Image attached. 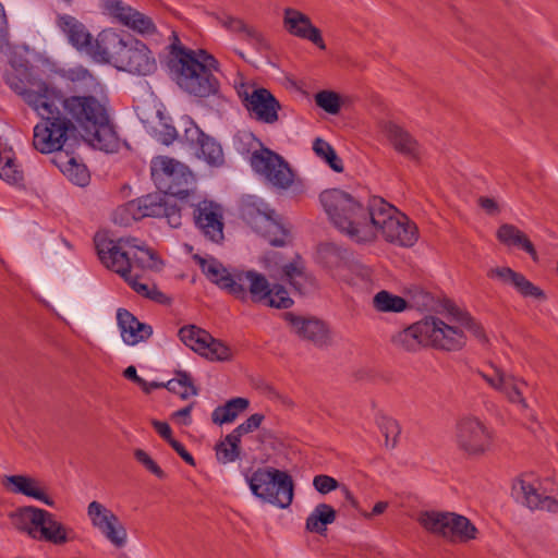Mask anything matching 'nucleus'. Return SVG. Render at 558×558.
Segmentation results:
<instances>
[{"label": "nucleus", "instance_id": "b1692460", "mask_svg": "<svg viewBox=\"0 0 558 558\" xmlns=\"http://www.w3.org/2000/svg\"><path fill=\"white\" fill-rule=\"evenodd\" d=\"M381 130L397 153L411 160L421 158V145L405 129L389 121Z\"/></svg>", "mask_w": 558, "mask_h": 558}, {"label": "nucleus", "instance_id": "052dcab7", "mask_svg": "<svg viewBox=\"0 0 558 558\" xmlns=\"http://www.w3.org/2000/svg\"><path fill=\"white\" fill-rule=\"evenodd\" d=\"M264 418H265L264 414L254 413L250 417H247L243 423H241L238 427H235L232 430V433L241 438L243 435L252 433L255 429L259 428Z\"/></svg>", "mask_w": 558, "mask_h": 558}, {"label": "nucleus", "instance_id": "338daca9", "mask_svg": "<svg viewBox=\"0 0 558 558\" xmlns=\"http://www.w3.org/2000/svg\"><path fill=\"white\" fill-rule=\"evenodd\" d=\"M168 444L182 458V460L184 462H186L187 464H190L192 466L195 465V460H194L193 456L185 449V447L180 441L172 438Z\"/></svg>", "mask_w": 558, "mask_h": 558}, {"label": "nucleus", "instance_id": "0eeeda50", "mask_svg": "<svg viewBox=\"0 0 558 558\" xmlns=\"http://www.w3.org/2000/svg\"><path fill=\"white\" fill-rule=\"evenodd\" d=\"M252 494L278 508L290 507L294 497L292 476L272 466L258 468L246 477Z\"/></svg>", "mask_w": 558, "mask_h": 558}, {"label": "nucleus", "instance_id": "ddd939ff", "mask_svg": "<svg viewBox=\"0 0 558 558\" xmlns=\"http://www.w3.org/2000/svg\"><path fill=\"white\" fill-rule=\"evenodd\" d=\"M96 250L101 263L110 270L119 274L138 294L148 299L151 287L138 281L140 274L134 272L125 251L112 240H96Z\"/></svg>", "mask_w": 558, "mask_h": 558}, {"label": "nucleus", "instance_id": "680f3d73", "mask_svg": "<svg viewBox=\"0 0 558 558\" xmlns=\"http://www.w3.org/2000/svg\"><path fill=\"white\" fill-rule=\"evenodd\" d=\"M2 485L13 494H22L25 489L26 475H4Z\"/></svg>", "mask_w": 558, "mask_h": 558}, {"label": "nucleus", "instance_id": "20e7f679", "mask_svg": "<svg viewBox=\"0 0 558 558\" xmlns=\"http://www.w3.org/2000/svg\"><path fill=\"white\" fill-rule=\"evenodd\" d=\"M375 197L363 205L356 197L340 189L320 193L319 199L332 225L357 243L375 241L372 231L375 217Z\"/></svg>", "mask_w": 558, "mask_h": 558}, {"label": "nucleus", "instance_id": "a18cd8bd", "mask_svg": "<svg viewBox=\"0 0 558 558\" xmlns=\"http://www.w3.org/2000/svg\"><path fill=\"white\" fill-rule=\"evenodd\" d=\"M0 178L11 183L23 181V171L17 168L12 150L0 148Z\"/></svg>", "mask_w": 558, "mask_h": 558}, {"label": "nucleus", "instance_id": "5701e85b", "mask_svg": "<svg viewBox=\"0 0 558 558\" xmlns=\"http://www.w3.org/2000/svg\"><path fill=\"white\" fill-rule=\"evenodd\" d=\"M283 23L286 29L291 35L302 39H307L322 50L326 49L320 31L312 24L306 14L295 9L287 8L284 10Z\"/></svg>", "mask_w": 558, "mask_h": 558}, {"label": "nucleus", "instance_id": "4c0bfd02", "mask_svg": "<svg viewBox=\"0 0 558 558\" xmlns=\"http://www.w3.org/2000/svg\"><path fill=\"white\" fill-rule=\"evenodd\" d=\"M529 388L527 384L520 378L506 374L500 392L512 403H518L521 409H529V404L524 398L525 390Z\"/></svg>", "mask_w": 558, "mask_h": 558}, {"label": "nucleus", "instance_id": "8fccbe9b", "mask_svg": "<svg viewBox=\"0 0 558 558\" xmlns=\"http://www.w3.org/2000/svg\"><path fill=\"white\" fill-rule=\"evenodd\" d=\"M345 253L333 244H326L319 248L318 256L326 267L332 269L341 266Z\"/></svg>", "mask_w": 558, "mask_h": 558}, {"label": "nucleus", "instance_id": "e2e57ef3", "mask_svg": "<svg viewBox=\"0 0 558 558\" xmlns=\"http://www.w3.org/2000/svg\"><path fill=\"white\" fill-rule=\"evenodd\" d=\"M216 19L222 27L236 35H240V33L246 25V23L242 19L231 15H216Z\"/></svg>", "mask_w": 558, "mask_h": 558}, {"label": "nucleus", "instance_id": "49530a36", "mask_svg": "<svg viewBox=\"0 0 558 558\" xmlns=\"http://www.w3.org/2000/svg\"><path fill=\"white\" fill-rule=\"evenodd\" d=\"M313 150L315 154L324 159L328 166L336 172L341 173L343 171L342 160L337 156L332 146L323 138H316L313 144Z\"/></svg>", "mask_w": 558, "mask_h": 558}, {"label": "nucleus", "instance_id": "7c9ffc66", "mask_svg": "<svg viewBox=\"0 0 558 558\" xmlns=\"http://www.w3.org/2000/svg\"><path fill=\"white\" fill-rule=\"evenodd\" d=\"M496 235L500 243L510 247L523 250L534 262L538 259V255L533 243L518 227L510 223H504L498 228Z\"/></svg>", "mask_w": 558, "mask_h": 558}, {"label": "nucleus", "instance_id": "393cba45", "mask_svg": "<svg viewBox=\"0 0 558 558\" xmlns=\"http://www.w3.org/2000/svg\"><path fill=\"white\" fill-rule=\"evenodd\" d=\"M117 320L122 340L129 345L146 341L153 335L151 326L141 323L125 308L118 310Z\"/></svg>", "mask_w": 558, "mask_h": 558}, {"label": "nucleus", "instance_id": "a19ab883", "mask_svg": "<svg viewBox=\"0 0 558 558\" xmlns=\"http://www.w3.org/2000/svg\"><path fill=\"white\" fill-rule=\"evenodd\" d=\"M134 250L135 251L132 253V256L129 252H125L131 260L133 274L138 272V270L158 268L160 260L157 258L156 253L153 250L143 245H134Z\"/></svg>", "mask_w": 558, "mask_h": 558}, {"label": "nucleus", "instance_id": "a878e982", "mask_svg": "<svg viewBox=\"0 0 558 558\" xmlns=\"http://www.w3.org/2000/svg\"><path fill=\"white\" fill-rule=\"evenodd\" d=\"M489 278H497L505 284L512 286L520 294L527 298L544 299V292L527 280L522 274L509 267H496L488 270Z\"/></svg>", "mask_w": 558, "mask_h": 558}, {"label": "nucleus", "instance_id": "412c9836", "mask_svg": "<svg viewBox=\"0 0 558 558\" xmlns=\"http://www.w3.org/2000/svg\"><path fill=\"white\" fill-rule=\"evenodd\" d=\"M195 226L202 234L214 243L223 240V217L220 205L213 201H202L193 208Z\"/></svg>", "mask_w": 558, "mask_h": 558}, {"label": "nucleus", "instance_id": "09e8293b", "mask_svg": "<svg viewBox=\"0 0 558 558\" xmlns=\"http://www.w3.org/2000/svg\"><path fill=\"white\" fill-rule=\"evenodd\" d=\"M170 40L171 43L169 45V63L171 69H173L178 64H181L182 61H185L189 58L197 56V51L186 48L181 44V40L177 32L172 31Z\"/></svg>", "mask_w": 558, "mask_h": 558}, {"label": "nucleus", "instance_id": "4d7b16f0", "mask_svg": "<svg viewBox=\"0 0 558 558\" xmlns=\"http://www.w3.org/2000/svg\"><path fill=\"white\" fill-rule=\"evenodd\" d=\"M135 460L141 463L148 472L158 478H165L166 474L162 469L150 458V456L143 449L134 450Z\"/></svg>", "mask_w": 558, "mask_h": 558}, {"label": "nucleus", "instance_id": "2f4dec72", "mask_svg": "<svg viewBox=\"0 0 558 558\" xmlns=\"http://www.w3.org/2000/svg\"><path fill=\"white\" fill-rule=\"evenodd\" d=\"M477 536L476 526L464 515L451 512L447 539L450 542L466 543Z\"/></svg>", "mask_w": 558, "mask_h": 558}, {"label": "nucleus", "instance_id": "f704fd0d", "mask_svg": "<svg viewBox=\"0 0 558 558\" xmlns=\"http://www.w3.org/2000/svg\"><path fill=\"white\" fill-rule=\"evenodd\" d=\"M450 514L451 512L435 510L423 511L418 514L417 522L427 532L446 538Z\"/></svg>", "mask_w": 558, "mask_h": 558}, {"label": "nucleus", "instance_id": "aec40b11", "mask_svg": "<svg viewBox=\"0 0 558 558\" xmlns=\"http://www.w3.org/2000/svg\"><path fill=\"white\" fill-rule=\"evenodd\" d=\"M118 70L136 75H150L157 70L156 59L148 46L140 39L132 38L123 50Z\"/></svg>", "mask_w": 558, "mask_h": 558}, {"label": "nucleus", "instance_id": "6e6d98bb", "mask_svg": "<svg viewBox=\"0 0 558 558\" xmlns=\"http://www.w3.org/2000/svg\"><path fill=\"white\" fill-rule=\"evenodd\" d=\"M24 485L25 489L23 495L40 500L50 507L54 505V501L45 493L37 480L26 476V483Z\"/></svg>", "mask_w": 558, "mask_h": 558}, {"label": "nucleus", "instance_id": "e433bc0d", "mask_svg": "<svg viewBox=\"0 0 558 558\" xmlns=\"http://www.w3.org/2000/svg\"><path fill=\"white\" fill-rule=\"evenodd\" d=\"M178 336L185 345L199 354L206 351L208 347L207 341L211 340L209 332L194 325L180 328Z\"/></svg>", "mask_w": 558, "mask_h": 558}, {"label": "nucleus", "instance_id": "5fc2aeb1", "mask_svg": "<svg viewBox=\"0 0 558 558\" xmlns=\"http://www.w3.org/2000/svg\"><path fill=\"white\" fill-rule=\"evenodd\" d=\"M206 134L192 121H184V132L181 141L189 145L191 149H195Z\"/></svg>", "mask_w": 558, "mask_h": 558}, {"label": "nucleus", "instance_id": "39448f33", "mask_svg": "<svg viewBox=\"0 0 558 558\" xmlns=\"http://www.w3.org/2000/svg\"><path fill=\"white\" fill-rule=\"evenodd\" d=\"M171 70L175 73L177 84L194 97L207 98L219 92V81L213 74L219 71V62L206 50H197V56L182 61Z\"/></svg>", "mask_w": 558, "mask_h": 558}, {"label": "nucleus", "instance_id": "9d476101", "mask_svg": "<svg viewBox=\"0 0 558 558\" xmlns=\"http://www.w3.org/2000/svg\"><path fill=\"white\" fill-rule=\"evenodd\" d=\"M165 192L149 193L128 202L117 211L121 221L128 222L129 217L141 220L146 217H163L172 228L181 226V209L170 202Z\"/></svg>", "mask_w": 558, "mask_h": 558}, {"label": "nucleus", "instance_id": "72a5a7b5", "mask_svg": "<svg viewBox=\"0 0 558 558\" xmlns=\"http://www.w3.org/2000/svg\"><path fill=\"white\" fill-rule=\"evenodd\" d=\"M248 405L250 401L246 398L236 397L230 399L223 405H219L213 411L211 421L217 425L232 423Z\"/></svg>", "mask_w": 558, "mask_h": 558}, {"label": "nucleus", "instance_id": "f257e3e1", "mask_svg": "<svg viewBox=\"0 0 558 558\" xmlns=\"http://www.w3.org/2000/svg\"><path fill=\"white\" fill-rule=\"evenodd\" d=\"M23 100L41 118L34 126L33 147L41 154L68 151L64 147L76 138L77 126L59 108L60 92L44 81L17 89Z\"/></svg>", "mask_w": 558, "mask_h": 558}, {"label": "nucleus", "instance_id": "f03ea898", "mask_svg": "<svg viewBox=\"0 0 558 558\" xmlns=\"http://www.w3.org/2000/svg\"><path fill=\"white\" fill-rule=\"evenodd\" d=\"M85 76H88L93 83L90 92L66 97L60 94L58 106H61L62 112L83 130L85 140L93 147L112 153L119 144L117 133L110 122L108 97L100 83L87 70L83 71V77Z\"/></svg>", "mask_w": 558, "mask_h": 558}, {"label": "nucleus", "instance_id": "7ed1b4c3", "mask_svg": "<svg viewBox=\"0 0 558 558\" xmlns=\"http://www.w3.org/2000/svg\"><path fill=\"white\" fill-rule=\"evenodd\" d=\"M194 258L208 280L242 302L251 299L254 303L276 308H289L293 304L286 288L281 284L271 287L263 274L248 270L232 275L215 258L208 260L198 255Z\"/></svg>", "mask_w": 558, "mask_h": 558}, {"label": "nucleus", "instance_id": "c03bdc74", "mask_svg": "<svg viewBox=\"0 0 558 558\" xmlns=\"http://www.w3.org/2000/svg\"><path fill=\"white\" fill-rule=\"evenodd\" d=\"M169 391L178 393L182 399H187L190 396H196L198 389L193 383L191 375L185 371L175 372V378L170 379L166 385Z\"/></svg>", "mask_w": 558, "mask_h": 558}, {"label": "nucleus", "instance_id": "c85d7f7f", "mask_svg": "<svg viewBox=\"0 0 558 558\" xmlns=\"http://www.w3.org/2000/svg\"><path fill=\"white\" fill-rule=\"evenodd\" d=\"M427 333L428 329L425 318L397 332L392 337V343L404 351H417L421 347L428 345Z\"/></svg>", "mask_w": 558, "mask_h": 558}, {"label": "nucleus", "instance_id": "f8f14e48", "mask_svg": "<svg viewBox=\"0 0 558 558\" xmlns=\"http://www.w3.org/2000/svg\"><path fill=\"white\" fill-rule=\"evenodd\" d=\"M456 444L469 457H482L494 446V433L475 416H464L456 425Z\"/></svg>", "mask_w": 558, "mask_h": 558}, {"label": "nucleus", "instance_id": "58836bf2", "mask_svg": "<svg viewBox=\"0 0 558 558\" xmlns=\"http://www.w3.org/2000/svg\"><path fill=\"white\" fill-rule=\"evenodd\" d=\"M194 151L198 158L205 160L209 166L219 167L223 163V151L220 144L207 134Z\"/></svg>", "mask_w": 558, "mask_h": 558}, {"label": "nucleus", "instance_id": "864d4df0", "mask_svg": "<svg viewBox=\"0 0 558 558\" xmlns=\"http://www.w3.org/2000/svg\"><path fill=\"white\" fill-rule=\"evenodd\" d=\"M380 430L385 436V445L389 448H395L397 439L400 435V427L396 420L390 417H383L379 423Z\"/></svg>", "mask_w": 558, "mask_h": 558}, {"label": "nucleus", "instance_id": "4468645a", "mask_svg": "<svg viewBox=\"0 0 558 558\" xmlns=\"http://www.w3.org/2000/svg\"><path fill=\"white\" fill-rule=\"evenodd\" d=\"M150 174L159 191L184 198L189 194V174L179 161L158 156L151 160Z\"/></svg>", "mask_w": 558, "mask_h": 558}, {"label": "nucleus", "instance_id": "c9c22d12", "mask_svg": "<svg viewBox=\"0 0 558 558\" xmlns=\"http://www.w3.org/2000/svg\"><path fill=\"white\" fill-rule=\"evenodd\" d=\"M447 311L448 315L452 317L450 322L456 320L461 329H466L480 343L488 342L484 328L469 313L460 310L454 304H449Z\"/></svg>", "mask_w": 558, "mask_h": 558}, {"label": "nucleus", "instance_id": "f3484780", "mask_svg": "<svg viewBox=\"0 0 558 558\" xmlns=\"http://www.w3.org/2000/svg\"><path fill=\"white\" fill-rule=\"evenodd\" d=\"M451 318L449 315L448 320ZM453 323L457 322L446 323L435 316L426 317L428 345L445 351L461 350L466 344V336L460 325Z\"/></svg>", "mask_w": 558, "mask_h": 558}, {"label": "nucleus", "instance_id": "bb28decb", "mask_svg": "<svg viewBox=\"0 0 558 558\" xmlns=\"http://www.w3.org/2000/svg\"><path fill=\"white\" fill-rule=\"evenodd\" d=\"M51 161L74 184L85 186L89 183L88 169L84 163L77 161L72 151H60L52 157Z\"/></svg>", "mask_w": 558, "mask_h": 558}, {"label": "nucleus", "instance_id": "6e6552de", "mask_svg": "<svg viewBox=\"0 0 558 558\" xmlns=\"http://www.w3.org/2000/svg\"><path fill=\"white\" fill-rule=\"evenodd\" d=\"M15 526L27 533L32 538L45 541L54 545H63L71 539L68 529L56 515L47 510L26 506L13 514Z\"/></svg>", "mask_w": 558, "mask_h": 558}, {"label": "nucleus", "instance_id": "2eb2a0df", "mask_svg": "<svg viewBox=\"0 0 558 558\" xmlns=\"http://www.w3.org/2000/svg\"><path fill=\"white\" fill-rule=\"evenodd\" d=\"M236 90L251 118L266 124H274L278 121V111L281 109V105L267 88L242 83Z\"/></svg>", "mask_w": 558, "mask_h": 558}, {"label": "nucleus", "instance_id": "bf43d9fd", "mask_svg": "<svg viewBox=\"0 0 558 558\" xmlns=\"http://www.w3.org/2000/svg\"><path fill=\"white\" fill-rule=\"evenodd\" d=\"M313 486L322 495L329 494L330 492L341 487L340 483L335 477L326 474L314 476Z\"/></svg>", "mask_w": 558, "mask_h": 558}, {"label": "nucleus", "instance_id": "37998d69", "mask_svg": "<svg viewBox=\"0 0 558 558\" xmlns=\"http://www.w3.org/2000/svg\"><path fill=\"white\" fill-rule=\"evenodd\" d=\"M100 8L105 15L122 26L129 23V19L135 10L122 0H100Z\"/></svg>", "mask_w": 558, "mask_h": 558}, {"label": "nucleus", "instance_id": "cd10ccee", "mask_svg": "<svg viewBox=\"0 0 558 558\" xmlns=\"http://www.w3.org/2000/svg\"><path fill=\"white\" fill-rule=\"evenodd\" d=\"M57 26L66 36L69 43L77 50L88 51L92 44V35L85 25L74 16L59 14L57 16Z\"/></svg>", "mask_w": 558, "mask_h": 558}, {"label": "nucleus", "instance_id": "603ef678", "mask_svg": "<svg viewBox=\"0 0 558 558\" xmlns=\"http://www.w3.org/2000/svg\"><path fill=\"white\" fill-rule=\"evenodd\" d=\"M208 347L205 352H201L202 355L206 356L211 361H228L231 357V350L220 340L211 337L210 341H207Z\"/></svg>", "mask_w": 558, "mask_h": 558}, {"label": "nucleus", "instance_id": "4be33fe9", "mask_svg": "<svg viewBox=\"0 0 558 558\" xmlns=\"http://www.w3.org/2000/svg\"><path fill=\"white\" fill-rule=\"evenodd\" d=\"M125 41L117 32L105 29L100 32L92 41L88 53L99 62H107L118 68L123 50L126 46Z\"/></svg>", "mask_w": 558, "mask_h": 558}, {"label": "nucleus", "instance_id": "3c124183", "mask_svg": "<svg viewBox=\"0 0 558 558\" xmlns=\"http://www.w3.org/2000/svg\"><path fill=\"white\" fill-rule=\"evenodd\" d=\"M315 101L318 107L330 114H337L341 108L340 97L335 92L322 90L315 95Z\"/></svg>", "mask_w": 558, "mask_h": 558}, {"label": "nucleus", "instance_id": "69168bd1", "mask_svg": "<svg viewBox=\"0 0 558 558\" xmlns=\"http://www.w3.org/2000/svg\"><path fill=\"white\" fill-rule=\"evenodd\" d=\"M179 137L174 126L163 124L162 130L158 132V140L165 144L170 145Z\"/></svg>", "mask_w": 558, "mask_h": 558}, {"label": "nucleus", "instance_id": "c756f323", "mask_svg": "<svg viewBox=\"0 0 558 558\" xmlns=\"http://www.w3.org/2000/svg\"><path fill=\"white\" fill-rule=\"evenodd\" d=\"M281 278L300 294H305L315 287L314 277L305 271L304 263L300 257L283 265Z\"/></svg>", "mask_w": 558, "mask_h": 558}, {"label": "nucleus", "instance_id": "ea45409f", "mask_svg": "<svg viewBox=\"0 0 558 558\" xmlns=\"http://www.w3.org/2000/svg\"><path fill=\"white\" fill-rule=\"evenodd\" d=\"M373 306L377 312L400 313L408 308V302L402 296L381 290L374 295Z\"/></svg>", "mask_w": 558, "mask_h": 558}, {"label": "nucleus", "instance_id": "de8ad7c7", "mask_svg": "<svg viewBox=\"0 0 558 558\" xmlns=\"http://www.w3.org/2000/svg\"><path fill=\"white\" fill-rule=\"evenodd\" d=\"M124 27H128L129 29L142 36H153L157 33V26L153 19L136 9L130 16L129 23L125 24Z\"/></svg>", "mask_w": 558, "mask_h": 558}, {"label": "nucleus", "instance_id": "79ce46f5", "mask_svg": "<svg viewBox=\"0 0 558 558\" xmlns=\"http://www.w3.org/2000/svg\"><path fill=\"white\" fill-rule=\"evenodd\" d=\"M241 438L232 432L216 445V457L221 463L234 462L241 454Z\"/></svg>", "mask_w": 558, "mask_h": 558}, {"label": "nucleus", "instance_id": "774afa93", "mask_svg": "<svg viewBox=\"0 0 558 558\" xmlns=\"http://www.w3.org/2000/svg\"><path fill=\"white\" fill-rule=\"evenodd\" d=\"M353 275L356 276L357 279H360L363 282H368L372 279V269L363 264L354 263L350 267Z\"/></svg>", "mask_w": 558, "mask_h": 558}, {"label": "nucleus", "instance_id": "6ab92c4d", "mask_svg": "<svg viewBox=\"0 0 558 558\" xmlns=\"http://www.w3.org/2000/svg\"><path fill=\"white\" fill-rule=\"evenodd\" d=\"M87 514L94 527L117 548L126 544L128 533L119 518L102 504L94 500L87 507Z\"/></svg>", "mask_w": 558, "mask_h": 558}, {"label": "nucleus", "instance_id": "dca6fc26", "mask_svg": "<svg viewBox=\"0 0 558 558\" xmlns=\"http://www.w3.org/2000/svg\"><path fill=\"white\" fill-rule=\"evenodd\" d=\"M541 483L533 473H523L512 483V496L531 510L558 512V497L544 495Z\"/></svg>", "mask_w": 558, "mask_h": 558}, {"label": "nucleus", "instance_id": "a211bd4d", "mask_svg": "<svg viewBox=\"0 0 558 558\" xmlns=\"http://www.w3.org/2000/svg\"><path fill=\"white\" fill-rule=\"evenodd\" d=\"M291 331L300 339L311 342L317 348H325L331 344V332L328 325L316 318L295 315L287 312L283 314Z\"/></svg>", "mask_w": 558, "mask_h": 558}, {"label": "nucleus", "instance_id": "9b49d317", "mask_svg": "<svg viewBox=\"0 0 558 558\" xmlns=\"http://www.w3.org/2000/svg\"><path fill=\"white\" fill-rule=\"evenodd\" d=\"M243 219L257 232L262 233L272 246H283L288 231L280 222L275 209L262 199L250 197L241 207Z\"/></svg>", "mask_w": 558, "mask_h": 558}, {"label": "nucleus", "instance_id": "13d9d810", "mask_svg": "<svg viewBox=\"0 0 558 558\" xmlns=\"http://www.w3.org/2000/svg\"><path fill=\"white\" fill-rule=\"evenodd\" d=\"M241 39L245 40L256 49L260 50L266 47V41L263 34L252 25H246L239 35Z\"/></svg>", "mask_w": 558, "mask_h": 558}, {"label": "nucleus", "instance_id": "423d86ee", "mask_svg": "<svg viewBox=\"0 0 558 558\" xmlns=\"http://www.w3.org/2000/svg\"><path fill=\"white\" fill-rule=\"evenodd\" d=\"M375 217L373 216L372 231L377 238V232L389 243L412 247L418 240L420 232L416 223L407 215L400 213L395 206L381 197H375Z\"/></svg>", "mask_w": 558, "mask_h": 558}, {"label": "nucleus", "instance_id": "1a4fd4ad", "mask_svg": "<svg viewBox=\"0 0 558 558\" xmlns=\"http://www.w3.org/2000/svg\"><path fill=\"white\" fill-rule=\"evenodd\" d=\"M258 144L260 148L254 150L250 157L252 169L276 190L287 191L295 186L302 191V183L300 180H295V174L289 162L260 142Z\"/></svg>", "mask_w": 558, "mask_h": 558}, {"label": "nucleus", "instance_id": "0e129e2a", "mask_svg": "<svg viewBox=\"0 0 558 558\" xmlns=\"http://www.w3.org/2000/svg\"><path fill=\"white\" fill-rule=\"evenodd\" d=\"M506 374L502 369L494 367V373L488 374H482L483 378L487 381L488 385H490L493 388L500 390L502 387Z\"/></svg>", "mask_w": 558, "mask_h": 558}, {"label": "nucleus", "instance_id": "473e14b6", "mask_svg": "<svg viewBox=\"0 0 558 558\" xmlns=\"http://www.w3.org/2000/svg\"><path fill=\"white\" fill-rule=\"evenodd\" d=\"M336 518V510L330 505L318 504L307 517L305 529L308 532L323 535L327 531V525L333 523Z\"/></svg>", "mask_w": 558, "mask_h": 558}]
</instances>
